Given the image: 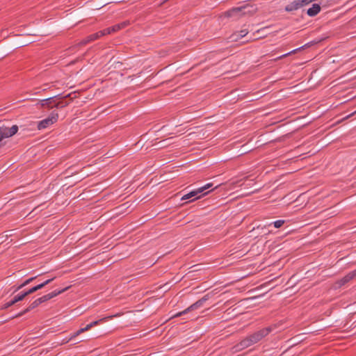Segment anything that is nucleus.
Instances as JSON below:
<instances>
[{
  "instance_id": "obj_28",
  "label": "nucleus",
  "mask_w": 356,
  "mask_h": 356,
  "mask_svg": "<svg viewBox=\"0 0 356 356\" xmlns=\"http://www.w3.org/2000/svg\"><path fill=\"white\" fill-rule=\"evenodd\" d=\"M54 280V277L47 280L43 282V284H44V286H46V285L49 284V283H51Z\"/></svg>"
},
{
  "instance_id": "obj_1",
  "label": "nucleus",
  "mask_w": 356,
  "mask_h": 356,
  "mask_svg": "<svg viewBox=\"0 0 356 356\" xmlns=\"http://www.w3.org/2000/svg\"><path fill=\"white\" fill-rule=\"evenodd\" d=\"M275 327V325H271L254 332L237 343L234 347V349L236 352L241 351L259 342L262 339L270 333Z\"/></svg>"
},
{
  "instance_id": "obj_3",
  "label": "nucleus",
  "mask_w": 356,
  "mask_h": 356,
  "mask_svg": "<svg viewBox=\"0 0 356 356\" xmlns=\"http://www.w3.org/2000/svg\"><path fill=\"white\" fill-rule=\"evenodd\" d=\"M210 297L211 296L209 293L206 294L201 299L198 300L195 303L192 304L190 307H188L184 311L178 312V313L175 314V315H173L172 316V318H177V317L181 316L184 314L188 313L189 312H191V311H193V310L200 308L201 307L203 306L204 302L210 298Z\"/></svg>"
},
{
  "instance_id": "obj_5",
  "label": "nucleus",
  "mask_w": 356,
  "mask_h": 356,
  "mask_svg": "<svg viewBox=\"0 0 356 356\" xmlns=\"http://www.w3.org/2000/svg\"><path fill=\"white\" fill-rule=\"evenodd\" d=\"M18 131L17 125H13L11 127H8L4 125L0 126V142L6 138L14 136Z\"/></svg>"
},
{
  "instance_id": "obj_18",
  "label": "nucleus",
  "mask_w": 356,
  "mask_h": 356,
  "mask_svg": "<svg viewBox=\"0 0 356 356\" xmlns=\"http://www.w3.org/2000/svg\"><path fill=\"white\" fill-rule=\"evenodd\" d=\"M212 186H213V184H211V183L207 184L204 186L197 188V192H200V193H201L204 192L205 190L209 189Z\"/></svg>"
},
{
  "instance_id": "obj_30",
  "label": "nucleus",
  "mask_w": 356,
  "mask_h": 356,
  "mask_svg": "<svg viewBox=\"0 0 356 356\" xmlns=\"http://www.w3.org/2000/svg\"><path fill=\"white\" fill-rule=\"evenodd\" d=\"M355 113H356V111Z\"/></svg>"
},
{
  "instance_id": "obj_14",
  "label": "nucleus",
  "mask_w": 356,
  "mask_h": 356,
  "mask_svg": "<svg viewBox=\"0 0 356 356\" xmlns=\"http://www.w3.org/2000/svg\"><path fill=\"white\" fill-rule=\"evenodd\" d=\"M37 277H30L29 279H27L26 280H25L22 284H21L20 285H19L16 289L15 290V291H19V289H22L23 287H24L25 286L28 285L29 284H30L31 282H32Z\"/></svg>"
},
{
  "instance_id": "obj_17",
  "label": "nucleus",
  "mask_w": 356,
  "mask_h": 356,
  "mask_svg": "<svg viewBox=\"0 0 356 356\" xmlns=\"http://www.w3.org/2000/svg\"><path fill=\"white\" fill-rule=\"evenodd\" d=\"M285 222V220H278L276 221H274L268 225V226H270L271 225H273L275 228H280L281 227Z\"/></svg>"
},
{
  "instance_id": "obj_11",
  "label": "nucleus",
  "mask_w": 356,
  "mask_h": 356,
  "mask_svg": "<svg viewBox=\"0 0 356 356\" xmlns=\"http://www.w3.org/2000/svg\"><path fill=\"white\" fill-rule=\"evenodd\" d=\"M102 37V35H99V31L95 33H93V34H91L88 36H87L86 38H84L83 40H82L80 42H79V45H86V44L92 42V41H94L95 40H97L99 38H100Z\"/></svg>"
},
{
  "instance_id": "obj_8",
  "label": "nucleus",
  "mask_w": 356,
  "mask_h": 356,
  "mask_svg": "<svg viewBox=\"0 0 356 356\" xmlns=\"http://www.w3.org/2000/svg\"><path fill=\"white\" fill-rule=\"evenodd\" d=\"M69 289V287H66L62 290H59V291H52L48 294H46L40 298H39V300L40 302V303H43L56 296H57L58 295L65 292V291H67V289Z\"/></svg>"
},
{
  "instance_id": "obj_29",
  "label": "nucleus",
  "mask_w": 356,
  "mask_h": 356,
  "mask_svg": "<svg viewBox=\"0 0 356 356\" xmlns=\"http://www.w3.org/2000/svg\"><path fill=\"white\" fill-rule=\"evenodd\" d=\"M44 286H45L43 284V282L35 286L37 291L39 290V289H42Z\"/></svg>"
},
{
  "instance_id": "obj_20",
  "label": "nucleus",
  "mask_w": 356,
  "mask_h": 356,
  "mask_svg": "<svg viewBox=\"0 0 356 356\" xmlns=\"http://www.w3.org/2000/svg\"><path fill=\"white\" fill-rule=\"evenodd\" d=\"M241 38H242V37H240V34L238 32L233 33L230 36V39L232 40V41H237V40H240Z\"/></svg>"
},
{
  "instance_id": "obj_2",
  "label": "nucleus",
  "mask_w": 356,
  "mask_h": 356,
  "mask_svg": "<svg viewBox=\"0 0 356 356\" xmlns=\"http://www.w3.org/2000/svg\"><path fill=\"white\" fill-rule=\"evenodd\" d=\"M256 11V8H254L252 6L245 5L241 7L234 8L228 11H227L225 15L228 17H240L243 15H252Z\"/></svg>"
},
{
  "instance_id": "obj_23",
  "label": "nucleus",
  "mask_w": 356,
  "mask_h": 356,
  "mask_svg": "<svg viewBox=\"0 0 356 356\" xmlns=\"http://www.w3.org/2000/svg\"><path fill=\"white\" fill-rule=\"evenodd\" d=\"M92 328L90 323L88 324L85 327L81 328L79 330V333H83L86 332Z\"/></svg>"
},
{
  "instance_id": "obj_19",
  "label": "nucleus",
  "mask_w": 356,
  "mask_h": 356,
  "mask_svg": "<svg viewBox=\"0 0 356 356\" xmlns=\"http://www.w3.org/2000/svg\"><path fill=\"white\" fill-rule=\"evenodd\" d=\"M26 296V294L25 292L19 293L18 295L15 296L14 297L15 301L17 302L19 301L22 300Z\"/></svg>"
},
{
  "instance_id": "obj_16",
  "label": "nucleus",
  "mask_w": 356,
  "mask_h": 356,
  "mask_svg": "<svg viewBox=\"0 0 356 356\" xmlns=\"http://www.w3.org/2000/svg\"><path fill=\"white\" fill-rule=\"evenodd\" d=\"M198 194H200V192H197V190L193 191L186 194L185 195H184L181 197V200H188V199H190L191 197L197 196Z\"/></svg>"
},
{
  "instance_id": "obj_15",
  "label": "nucleus",
  "mask_w": 356,
  "mask_h": 356,
  "mask_svg": "<svg viewBox=\"0 0 356 356\" xmlns=\"http://www.w3.org/2000/svg\"><path fill=\"white\" fill-rule=\"evenodd\" d=\"M308 44H305V45H303L298 49H293L291 51L289 52V53H286L285 54H283L282 56H280L279 57V58H285L289 55H291V54H296V52H298V51L301 50V49H304L306 47H307Z\"/></svg>"
},
{
  "instance_id": "obj_9",
  "label": "nucleus",
  "mask_w": 356,
  "mask_h": 356,
  "mask_svg": "<svg viewBox=\"0 0 356 356\" xmlns=\"http://www.w3.org/2000/svg\"><path fill=\"white\" fill-rule=\"evenodd\" d=\"M40 302L39 300V299H36L35 300H34L33 302H31L30 304V305L26 309H24V311L18 313L17 314H16L15 316H13V318H18V317H20L22 316H23L24 314H25L26 313L30 312L31 310L35 309V307H37L38 306H39L40 305Z\"/></svg>"
},
{
  "instance_id": "obj_24",
  "label": "nucleus",
  "mask_w": 356,
  "mask_h": 356,
  "mask_svg": "<svg viewBox=\"0 0 356 356\" xmlns=\"http://www.w3.org/2000/svg\"><path fill=\"white\" fill-rule=\"evenodd\" d=\"M17 302L15 301V298H13V300H11L10 301L6 302L5 305H4V307L3 308L6 309V308H8L9 307H11L12 305H13L14 304H15Z\"/></svg>"
},
{
  "instance_id": "obj_4",
  "label": "nucleus",
  "mask_w": 356,
  "mask_h": 356,
  "mask_svg": "<svg viewBox=\"0 0 356 356\" xmlns=\"http://www.w3.org/2000/svg\"><path fill=\"white\" fill-rule=\"evenodd\" d=\"M58 113L53 111L47 118L40 120L38 122L37 128L39 130L48 128L53 124L56 123L58 121Z\"/></svg>"
},
{
  "instance_id": "obj_13",
  "label": "nucleus",
  "mask_w": 356,
  "mask_h": 356,
  "mask_svg": "<svg viewBox=\"0 0 356 356\" xmlns=\"http://www.w3.org/2000/svg\"><path fill=\"white\" fill-rule=\"evenodd\" d=\"M321 11V6L318 3H314L311 8H309L307 11V14L309 17H314L317 14H318Z\"/></svg>"
},
{
  "instance_id": "obj_25",
  "label": "nucleus",
  "mask_w": 356,
  "mask_h": 356,
  "mask_svg": "<svg viewBox=\"0 0 356 356\" xmlns=\"http://www.w3.org/2000/svg\"><path fill=\"white\" fill-rule=\"evenodd\" d=\"M35 291H37V289L35 286L31 288L30 289H29L28 291H25V293H26V296H28V295H30Z\"/></svg>"
},
{
  "instance_id": "obj_21",
  "label": "nucleus",
  "mask_w": 356,
  "mask_h": 356,
  "mask_svg": "<svg viewBox=\"0 0 356 356\" xmlns=\"http://www.w3.org/2000/svg\"><path fill=\"white\" fill-rule=\"evenodd\" d=\"M67 104H68L67 102H64L63 101H60V102H55L54 106L56 108H63V107L66 106Z\"/></svg>"
},
{
  "instance_id": "obj_27",
  "label": "nucleus",
  "mask_w": 356,
  "mask_h": 356,
  "mask_svg": "<svg viewBox=\"0 0 356 356\" xmlns=\"http://www.w3.org/2000/svg\"><path fill=\"white\" fill-rule=\"evenodd\" d=\"M81 334V333H79V330H77L76 332H74V334H72L71 335V337H70L69 340H72V339H74V337L79 336Z\"/></svg>"
},
{
  "instance_id": "obj_6",
  "label": "nucleus",
  "mask_w": 356,
  "mask_h": 356,
  "mask_svg": "<svg viewBox=\"0 0 356 356\" xmlns=\"http://www.w3.org/2000/svg\"><path fill=\"white\" fill-rule=\"evenodd\" d=\"M308 5L306 0H294L287 4L285 10L287 12H293Z\"/></svg>"
},
{
  "instance_id": "obj_12",
  "label": "nucleus",
  "mask_w": 356,
  "mask_h": 356,
  "mask_svg": "<svg viewBox=\"0 0 356 356\" xmlns=\"http://www.w3.org/2000/svg\"><path fill=\"white\" fill-rule=\"evenodd\" d=\"M56 97H49V98H47V99H42L40 100L38 104H40L41 107H47L48 108H52L54 106V104H55V100H54V98Z\"/></svg>"
},
{
  "instance_id": "obj_7",
  "label": "nucleus",
  "mask_w": 356,
  "mask_h": 356,
  "mask_svg": "<svg viewBox=\"0 0 356 356\" xmlns=\"http://www.w3.org/2000/svg\"><path fill=\"white\" fill-rule=\"evenodd\" d=\"M126 25L125 23H122L119 24H115L111 27L106 28L102 31H99V35H102V37L106 35L111 34L112 33L117 32L122 28L124 27Z\"/></svg>"
},
{
  "instance_id": "obj_10",
  "label": "nucleus",
  "mask_w": 356,
  "mask_h": 356,
  "mask_svg": "<svg viewBox=\"0 0 356 356\" xmlns=\"http://www.w3.org/2000/svg\"><path fill=\"white\" fill-rule=\"evenodd\" d=\"M356 276V270L350 272L348 273L346 276H344L342 279L339 280L337 284L339 285V286H341L348 282H350L351 280H353Z\"/></svg>"
},
{
  "instance_id": "obj_22",
  "label": "nucleus",
  "mask_w": 356,
  "mask_h": 356,
  "mask_svg": "<svg viewBox=\"0 0 356 356\" xmlns=\"http://www.w3.org/2000/svg\"><path fill=\"white\" fill-rule=\"evenodd\" d=\"M108 318V317H107V318ZM106 319V318H103L102 319L92 321V323H90V325H91L92 327H93L94 326H96V325H99L101 322L104 321Z\"/></svg>"
},
{
  "instance_id": "obj_26",
  "label": "nucleus",
  "mask_w": 356,
  "mask_h": 356,
  "mask_svg": "<svg viewBox=\"0 0 356 356\" xmlns=\"http://www.w3.org/2000/svg\"><path fill=\"white\" fill-rule=\"evenodd\" d=\"M238 33L240 34V37L243 38L248 33V31L247 29H243V30L240 31Z\"/></svg>"
}]
</instances>
